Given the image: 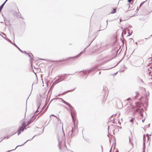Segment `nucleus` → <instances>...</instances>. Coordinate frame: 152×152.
I'll use <instances>...</instances> for the list:
<instances>
[{"label": "nucleus", "mask_w": 152, "mask_h": 152, "mask_svg": "<svg viewBox=\"0 0 152 152\" xmlns=\"http://www.w3.org/2000/svg\"><path fill=\"white\" fill-rule=\"evenodd\" d=\"M26 127V123L24 122H23L22 123L21 126L19 127L18 131V135H19L21 132L23 131Z\"/></svg>", "instance_id": "obj_1"}, {"label": "nucleus", "mask_w": 152, "mask_h": 152, "mask_svg": "<svg viewBox=\"0 0 152 152\" xmlns=\"http://www.w3.org/2000/svg\"><path fill=\"white\" fill-rule=\"evenodd\" d=\"M71 114L73 121H75L76 120V111L74 110H72L71 112Z\"/></svg>", "instance_id": "obj_2"}, {"label": "nucleus", "mask_w": 152, "mask_h": 152, "mask_svg": "<svg viewBox=\"0 0 152 152\" xmlns=\"http://www.w3.org/2000/svg\"><path fill=\"white\" fill-rule=\"evenodd\" d=\"M134 108V107H133V105L130 104L129 106V107L127 108L126 109L127 111L130 112V111H132Z\"/></svg>", "instance_id": "obj_3"}, {"label": "nucleus", "mask_w": 152, "mask_h": 152, "mask_svg": "<svg viewBox=\"0 0 152 152\" xmlns=\"http://www.w3.org/2000/svg\"><path fill=\"white\" fill-rule=\"evenodd\" d=\"M50 118L51 119H52V120H55L58 121H59L58 118L53 115H50Z\"/></svg>", "instance_id": "obj_4"}, {"label": "nucleus", "mask_w": 152, "mask_h": 152, "mask_svg": "<svg viewBox=\"0 0 152 152\" xmlns=\"http://www.w3.org/2000/svg\"><path fill=\"white\" fill-rule=\"evenodd\" d=\"M148 72L149 75L152 76V67H150L148 69Z\"/></svg>", "instance_id": "obj_5"}, {"label": "nucleus", "mask_w": 152, "mask_h": 152, "mask_svg": "<svg viewBox=\"0 0 152 152\" xmlns=\"http://www.w3.org/2000/svg\"><path fill=\"white\" fill-rule=\"evenodd\" d=\"M58 140L59 143H61L62 141H64L65 142V140L64 137H59L58 138Z\"/></svg>", "instance_id": "obj_6"}, {"label": "nucleus", "mask_w": 152, "mask_h": 152, "mask_svg": "<svg viewBox=\"0 0 152 152\" xmlns=\"http://www.w3.org/2000/svg\"><path fill=\"white\" fill-rule=\"evenodd\" d=\"M62 102L68 105L69 107H71V105L69 104L65 101L64 100H63Z\"/></svg>", "instance_id": "obj_7"}, {"label": "nucleus", "mask_w": 152, "mask_h": 152, "mask_svg": "<svg viewBox=\"0 0 152 152\" xmlns=\"http://www.w3.org/2000/svg\"><path fill=\"white\" fill-rule=\"evenodd\" d=\"M62 102L68 105L69 107H71V105L69 104L65 101L64 100H63Z\"/></svg>", "instance_id": "obj_8"}, {"label": "nucleus", "mask_w": 152, "mask_h": 152, "mask_svg": "<svg viewBox=\"0 0 152 152\" xmlns=\"http://www.w3.org/2000/svg\"><path fill=\"white\" fill-rule=\"evenodd\" d=\"M62 102L68 105L69 107H71V105L69 104L65 101L64 100H63Z\"/></svg>", "instance_id": "obj_9"}, {"label": "nucleus", "mask_w": 152, "mask_h": 152, "mask_svg": "<svg viewBox=\"0 0 152 152\" xmlns=\"http://www.w3.org/2000/svg\"><path fill=\"white\" fill-rule=\"evenodd\" d=\"M116 10L115 9H112V10L111 12L112 14L115 13L116 12Z\"/></svg>", "instance_id": "obj_10"}, {"label": "nucleus", "mask_w": 152, "mask_h": 152, "mask_svg": "<svg viewBox=\"0 0 152 152\" xmlns=\"http://www.w3.org/2000/svg\"><path fill=\"white\" fill-rule=\"evenodd\" d=\"M134 120H135L134 118H131V119L130 120V121L132 123H133L134 122Z\"/></svg>", "instance_id": "obj_11"}, {"label": "nucleus", "mask_w": 152, "mask_h": 152, "mask_svg": "<svg viewBox=\"0 0 152 152\" xmlns=\"http://www.w3.org/2000/svg\"><path fill=\"white\" fill-rule=\"evenodd\" d=\"M10 137V135L7 136L6 137H4L3 139H8Z\"/></svg>", "instance_id": "obj_12"}, {"label": "nucleus", "mask_w": 152, "mask_h": 152, "mask_svg": "<svg viewBox=\"0 0 152 152\" xmlns=\"http://www.w3.org/2000/svg\"><path fill=\"white\" fill-rule=\"evenodd\" d=\"M113 152H118V151L116 149H114L113 150Z\"/></svg>", "instance_id": "obj_13"}, {"label": "nucleus", "mask_w": 152, "mask_h": 152, "mask_svg": "<svg viewBox=\"0 0 152 152\" xmlns=\"http://www.w3.org/2000/svg\"><path fill=\"white\" fill-rule=\"evenodd\" d=\"M130 98H128V99H127L125 101H124V102H125V103H126V101H129L130 100Z\"/></svg>", "instance_id": "obj_14"}, {"label": "nucleus", "mask_w": 152, "mask_h": 152, "mask_svg": "<svg viewBox=\"0 0 152 152\" xmlns=\"http://www.w3.org/2000/svg\"><path fill=\"white\" fill-rule=\"evenodd\" d=\"M62 60H59V61H51L53 62H62Z\"/></svg>", "instance_id": "obj_15"}, {"label": "nucleus", "mask_w": 152, "mask_h": 152, "mask_svg": "<svg viewBox=\"0 0 152 152\" xmlns=\"http://www.w3.org/2000/svg\"><path fill=\"white\" fill-rule=\"evenodd\" d=\"M69 152V151L67 149H65V151H62L61 152Z\"/></svg>", "instance_id": "obj_16"}, {"label": "nucleus", "mask_w": 152, "mask_h": 152, "mask_svg": "<svg viewBox=\"0 0 152 152\" xmlns=\"http://www.w3.org/2000/svg\"><path fill=\"white\" fill-rule=\"evenodd\" d=\"M3 138L2 136L1 135V134L0 133V139H1Z\"/></svg>", "instance_id": "obj_17"}, {"label": "nucleus", "mask_w": 152, "mask_h": 152, "mask_svg": "<svg viewBox=\"0 0 152 152\" xmlns=\"http://www.w3.org/2000/svg\"><path fill=\"white\" fill-rule=\"evenodd\" d=\"M144 2H142L140 5V7L143 4Z\"/></svg>", "instance_id": "obj_18"}, {"label": "nucleus", "mask_w": 152, "mask_h": 152, "mask_svg": "<svg viewBox=\"0 0 152 152\" xmlns=\"http://www.w3.org/2000/svg\"><path fill=\"white\" fill-rule=\"evenodd\" d=\"M129 141H130V142H131V143L132 144V145H133V143H132L131 142V139L130 138L129 139Z\"/></svg>", "instance_id": "obj_19"}, {"label": "nucleus", "mask_w": 152, "mask_h": 152, "mask_svg": "<svg viewBox=\"0 0 152 152\" xmlns=\"http://www.w3.org/2000/svg\"><path fill=\"white\" fill-rule=\"evenodd\" d=\"M132 0H128V1L129 3H130Z\"/></svg>", "instance_id": "obj_20"}, {"label": "nucleus", "mask_w": 152, "mask_h": 152, "mask_svg": "<svg viewBox=\"0 0 152 152\" xmlns=\"http://www.w3.org/2000/svg\"><path fill=\"white\" fill-rule=\"evenodd\" d=\"M141 115L142 116V114H141Z\"/></svg>", "instance_id": "obj_21"}]
</instances>
